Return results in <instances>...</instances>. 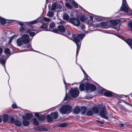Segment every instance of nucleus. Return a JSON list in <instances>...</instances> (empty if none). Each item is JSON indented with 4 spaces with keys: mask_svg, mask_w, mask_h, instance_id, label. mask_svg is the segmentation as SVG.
I'll return each mask as SVG.
<instances>
[{
    "mask_svg": "<svg viewBox=\"0 0 132 132\" xmlns=\"http://www.w3.org/2000/svg\"><path fill=\"white\" fill-rule=\"evenodd\" d=\"M97 121L98 122H99V123L101 124H103L104 123V122H103L102 121Z\"/></svg>",
    "mask_w": 132,
    "mask_h": 132,
    "instance_id": "nucleus-53",
    "label": "nucleus"
},
{
    "mask_svg": "<svg viewBox=\"0 0 132 132\" xmlns=\"http://www.w3.org/2000/svg\"><path fill=\"white\" fill-rule=\"evenodd\" d=\"M90 20H89L87 21V23L88 24V27L90 29H93L94 27V26L93 24V19L94 18L96 21H100L102 20V18L100 16H90Z\"/></svg>",
    "mask_w": 132,
    "mask_h": 132,
    "instance_id": "nucleus-4",
    "label": "nucleus"
},
{
    "mask_svg": "<svg viewBox=\"0 0 132 132\" xmlns=\"http://www.w3.org/2000/svg\"><path fill=\"white\" fill-rule=\"evenodd\" d=\"M63 18L64 19L68 20H69V16L66 14H64L63 16Z\"/></svg>",
    "mask_w": 132,
    "mask_h": 132,
    "instance_id": "nucleus-33",
    "label": "nucleus"
},
{
    "mask_svg": "<svg viewBox=\"0 0 132 132\" xmlns=\"http://www.w3.org/2000/svg\"><path fill=\"white\" fill-rule=\"evenodd\" d=\"M130 105L132 107V104H130Z\"/></svg>",
    "mask_w": 132,
    "mask_h": 132,
    "instance_id": "nucleus-64",
    "label": "nucleus"
},
{
    "mask_svg": "<svg viewBox=\"0 0 132 132\" xmlns=\"http://www.w3.org/2000/svg\"><path fill=\"white\" fill-rule=\"evenodd\" d=\"M85 87V85L84 83H82L80 84L79 89L80 91H83L84 90Z\"/></svg>",
    "mask_w": 132,
    "mask_h": 132,
    "instance_id": "nucleus-22",
    "label": "nucleus"
},
{
    "mask_svg": "<svg viewBox=\"0 0 132 132\" xmlns=\"http://www.w3.org/2000/svg\"><path fill=\"white\" fill-rule=\"evenodd\" d=\"M12 108L13 109H16L18 108V107H17L15 103H14L12 105Z\"/></svg>",
    "mask_w": 132,
    "mask_h": 132,
    "instance_id": "nucleus-47",
    "label": "nucleus"
},
{
    "mask_svg": "<svg viewBox=\"0 0 132 132\" xmlns=\"http://www.w3.org/2000/svg\"><path fill=\"white\" fill-rule=\"evenodd\" d=\"M87 19V17L84 16H81L80 17V20L82 22H84L86 21Z\"/></svg>",
    "mask_w": 132,
    "mask_h": 132,
    "instance_id": "nucleus-31",
    "label": "nucleus"
},
{
    "mask_svg": "<svg viewBox=\"0 0 132 132\" xmlns=\"http://www.w3.org/2000/svg\"><path fill=\"white\" fill-rule=\"evenodd\" d=\"M69 92L71 95L74 98L77 97L79 94V90L77 88L71 89Z\"/></svg>",
    "mask_w": 132,
    "mask_h": 132,
    "instance_id": "nucleus-7",
    "label": "nucleus"
},
{
    "mask_svg": "<svg viewBox=\"0 0 132 132\" xmlns=\"http://www.w3.org/2000/svg\"><path fill=\"white\" fill-rule=\"evenodd\" d=\"M124 124L123 123H120L119 124V126L121 127H124Z\"/></svg>",
    "mask_w": 132,
    "mask_h": 132,
    "instance_id": "nucleus-50",
    "label": "nucleus"
},
{
    "mask_svg": "<svg viewBox=\"0 0 132 132\" xmlns=\"http://www.w3.org/2000/svg\"><path fill=\"white\" fill-rule=\"evenodd\" d=\"M61 7V5L57 4L56 3L54 2L52 5L51 10L59 12Z\"/></svg>",
    "mask_w": 132,
    "mask_h": 132,
    "instance_id": "nucleus-10",
    "label": "nucleus"
},
{
    "mask_svg": "<svg viewBox=\"0 0 132 132\" xmlns=\"http://www.w3.org/2000/svg\"><path fill=\"white\" fill-rule=\"evenodd\" d=\"M63 81H64V83L65 85V87H66V91H67V86H66V82H65V80L64 79H63Z\"/></svg>",
    "mask_w": 132,
    "mask_h": 132,
    "instance_id": "nucleus-54",
    "label": "nucleus"
},
{
    "mask_svg": "<svg viewBox=\"0 0 132 132\" xmlns=\"http://www.w3.org/2000/svg\"><path fill=\"white\" fill-rule=\"evenodd\" d=\"M72 4L73 6L75 8L77 9L78 8V4L75 1H72Z\"/></svg>",
    "mask_w": 132,
    "mask_h": 132,
    "instance_id": "nucleus-36",
    "label": "nucleus"
},
{
    "mask_svg": "<svg viewBox=\"0 0 132 132\" xmlns=\"http://www.w3.org/2000/svg\"><path fill=\"white\" fill-rule=\"evenodd\" d=\"M95 26L96 27L105 28L107 26L106 23L104 22H101L96 23Z\"/></svg>",
    "mask_w": 132,
    "mask_h": 132,
    "instance_id": "nucleus-11",
    "label": "nucleus"
},
{
    "mask_svg": "<svg viewBox=\"0 0 132 132\" xmlns=\"http://www.w3.org/2000/svg\"><path fill=\"white\" fill-rule=\"evenodd\" d=\"M34 51L35 52H38L39 53H40L41 54H42V53H41L39 52L38 51Z\"/></svg>",
    "mask_w": 132,
    "mask_h": 132,
    "instance_id": "nucleus-61",
    "label": "nucleus"
},
{
    "mask_svg": "<svg viewBox=\"0 0 132 132\" xmlns=\"http://www.w3.org/2000/svg\"><path fill=\"white\" fill-rule=\"evenodd\" d=\"M6 22V20L5 19L0 16V23L1 24H4Z\"/></svg>",
    "mask_w": 132,
    "mask_h": 132,
    "instance_id": "nucleus-20",
    "label": "nucleus"
},
{
    "mask_svg": "<svg viewBox=\"0 0 132 132\" xmlns=\"http://www.w3.org/2000/svg\"><path fill=\"white\" fill-rule=\"evenodd\" d=\"M15 20H10V21H9V22H10L11 21H14Z\"/></svg>",
    "mask_w": 132,
    "mask_h": 132,
    "instance_id": "nucleus-62",
    "label": "nucleus"
},
{
    "mask_svg": "<svg viewBox=\"0 0 132 132\" xmlns=\"http://www.w3.org/2000/svg\"><path fill=\"white\" fill-rule=\"evenodd\" d=\"M80 111V108L78 106H76L73 110V113L76 114L79 113Z\"/></svg>",
    "mask_w": 132,
    "mask_h": 132,
    "instance_id": "nucleus-18",
    "label": "nucleus"
},
{
    "mask_svg": "<svg viewBox=\"0 0 132 132\" xmlns=\"http://www.w3.org/2000/svg\"><path fill=\"white\" fill-rule=\"evenodd\" d=\"M43 20L44 21L46 22L49 21L50 20V19L49 18H47L46 17H44Z\"/></svg>",
    "mask_w": 132,
    "mask_h": 132,
    "instance_id": "nucleus-43",
    "label": "nucleus"
},
{
    "mask_svg": "<svg viewBox=\"0 0 132 132\" xmlns=\"http://www.w3.org/2000/svg\"><path fill=\"white\" fill-rule=\"evenodd\" d=\"M31 30H27L26 31L27 33H29V35L30 37L34 36L36 34V33L34 32H31Z\"/></svg>",
    "mask_w": 132,
    "mask_h": 132,
    "instance_id": "nucleus-24",
    "label": "nucleus"
},
{
    "mask_svg": "<svg viewBox=\"0 0 132 132\" xmlns=\"http://www.w3.org/2000/svg\"><path fill=\"white\" fill-rule=\"evenodd\" d=\"M4 52L5 53L8 54H10L11 53L10 50L8 48L5 49L4 50Z\"/></svg>",
    "mask_w": 132,
    "mask_h": 132,
    "instance_id": "nucleus-37",
    "label": "nucleus"
},
{
    "mask_svg": "<svg viewBox=\"0 0 132 132\" xmlns=\"http://www.w3.org/2000/svg\"><path fill=\"white\" fill-rule=\"evenodd\" d=\"M18 24H19L20 26H22L23 25V24L20 22H19L18 23Z\"/></svg>",
    "mask_w": 132,
    "mask_h": 132,
    "instance_id": "nucleus-52",
    "label": "nucleus"
},
{
    "mask_svg": "<svg viewBox=\"0 0 132 132\" xmlns=\"http://www.w3.org/2000/svg\"><path fill=\"white\" fill-rule=\"evenodd\" d=\"M102 92L106 96L111 97L113 95L112 93L110 91L103 89L102 90Z\"/></svg>",
    "mask_w": 132,
    "mask_h": 132,
    "instance_id": "nucleus-12",
    "label": "nucleus"
},
{
    "mask_svg": "<svg viewBox=\"0 0 132 132\" xmlns=\"http://www.w3.org/2000/svg\"><path fill=\"white\" fill-rule=\"evenodd\" d=\"M125 103L128 105H130V104H129L127 102H125Z\"/></svg>",
    "mask_w": 132,
    "mask_h": 132,
    "instance_id": "nucleus-60",
    "label": "nucleus"
},
{
    "mask_svg": "<svg viewBox=\"0 0 132 132\" xmlns=\"http://www.w3.org/2000/svg\"><path fill=\"white\" fill-rule=\"evenodd\" d=\"M55 28V24L54 22H52L50 23L49 27V31L50 30H53L54 29H56Z\"/></svg>",
    "mask_w": 132,
    "mask_h": 132,
    "instance_id": "nucleus-19",
    "label": "nucleus"
},
{
    "mask_svg": "<svg viewBox=\"0 0 132 132\" xmlns=\"http://www.w3.org/2000/svg\"><path fill=\"white\" fill-rule=\"evenodd\" d=\"M70 15H71V16H73V14H70Z\"/></svg>",
    "mask_w": 132,
    "mask_h": 132,
    "instance_id": "nucleus-63",
    "label": "nucleus"
},
{
    "mask_svg": "<svg viewBox=\"0 0 132 132\" xmlns=\"http://www.w3.org/2000/svg\"><path fill=\"white\" fill-rule=\"evenodd\" d=\"M1 117H0V123H1L2 121V117L1 116Z\"/></svg>",
    "mask_w": 132,
    "mask_h": 132,
    "instance_id": "nucleus-57",
    "label": "nucleus"
},
{
    "mask_svg": "<svg viewBox=\"0 0 132 132\" xmlns=\"http://www.w3.org/2000/svg\"><path fill=\"white\" fill-rule=\"evenodd\" d=\"M93 114V112L91 110H88L87 111V115L88 116H91Z\"/></svg>",
    "mask_w": 132,
    "mask_h": 132,
    "instance_id": "nucleus-38",
    "label": "nucleus"
},
{
    "mask_svg": "<svg viewBox=\"0 0 132 132\" xmlns=\"http://www.w3.org/2000/svg\"><path fill=\"white\" fill-rule=\"evenodd\" d=\"M86 111V109L85 107H82L81 108V112L82 114H84Z\"/></svg>",
    "mask_w": 132,
    "mask_h": 132,
    "instance_id": "nucleus-28",
    "label": "nucleus"
},
{
    "mask_svg": "<svg viewBox=\"0 0 132 132\" xmlns=\"http://www.w3.org/2000/svg\"><path fill=\"white\" fill-rule=\"evenodd\" d=\"M19 31L20 32V35H21L23 33H26V31L24 27L22 26H21L19 29Z\"/></svg>",
    "mask_w": 132,
    "mask_h": 132,
    "instance_id": "nucleus-21",
    "label": "nucleus"
},
{
    "mask_svg": "<svg viewBox=\"0 0 132 132\" xmlns=\"http://www.w3.org/2000/svg\"><path fill=\"white\" fill-rule=\"evenodd\" d=\"M85 88L87 92H91L95 90L96 87L94 85L89 83L86 84Z\"/></svg>",
    "mask_w": 132,
    "mask_h": 132,
    "instance_id": "nucleus-8",
    "label": "nucleus"
},
{
    "mask_svg": "<svg viewBox=\"0 0 132 132\" xmlns=\"http://www.w3.org/2000/svg\"><path fill=\"white\" fill-rule=\"evenodd\" d=\"M128 24V27L131 29L132 31V21L129 22Z\"/></svg>",
    "mask_w": 132,
    "mask_h": 132,
    "instance_id": "nucleus-39",
    "label": "nucleus"
},
{
    "mask_svg": "<svg viewBox=\"0 0 132 132\" xmlns=\"http://www.w3.org/2000/svg\"><path fill=\"white\" fill-rule=\"evenodd\" d=\"M85 77H86V79L88 80H90L89 79H90V78L88 76H85Z\"/></svg>",
    "mask_w": 132,
    "mask_h": 132,
    "instance_id": "nucleus-56",
    "label": "nucleus"
},
{
    "mask_svg": "<svg viewBox=\"0 0 132 132\" xmlns=\"http://www.w3.org/2000/svg\"><path fill=\"white\" fill-rule=\"evenodd\" d=\"M26 117L23 116L22 117L23 119H25L28 120H30L33 116V115L31 113H26L25 114Z\"/></svg>",
    "mask_w": 132,
    "mask_h": 132,
    "instance_id": "nucleus-16",
    "label": "nucleus"
},
{
    "mask_svg": "<svg viewBox=\"0 0 132 132\" xmlns=\"http://www.w3.org/2000/svg\"><path fill=\"white\" fill-rule=\"evenodd\" d=\"M123 22V21L122 19H117L110 21L111 23L114 26L113 28L114 29L117 31H118L119 30V24Z\"/></svg>",
    "mask_w": 132,
    "mask_h": 132,
    "instance_id": "nucleus-6",
    "label": "nucleus"
},
{
    "mask_svg": "<svg viewBox=\"0 0 132 132\" xmlns=\"http://www.w3.org/2000/svg\"><path fill=\"white\" fill-rule=\"evenodd\" d=\"M72 107L68 105H64L61 107L60 109V112L62 114H66L70 113L72 110Z\"/></svg>",
    "mask_w": 132,
    "mask_h": 132,
    "instance_id": "nucleus-5",
    "label": "nucleus"
},
{
    "mask_svg": "<svg viewBox=\"0 0 132 132\" xmlns=\"http://www.w3.org/2000/svg\"><path fill=\"white\" fill-rule=\"evenodd\" d=\"M58 30L54 29L53 30H50V31L61 34L64 35L69 38L73 40L76 44L77 46L76 55H77L78 51L80 48L81 42L80 41L85 37V35L82 34L77 35L76 36L74 34L70 33L67 30H66L64 27L62 26L59 25L58 27Z\"/></svg>",
    "mask_w": 132,
    "mask_h": 132,
    "instance_id": "nucleus-1",
    "label": "nucleus"
},
{
    "mask_svg": "<svg viewBox=\"0 0 132 132\" xmlns=\"http://www.w3.org/2000/svg\"><path fill=\"white\" fill-rule=\"evenodd\" d=\"M30 41V39L29 35L27 34H24L17 39L16 43L18 46H20L23 44L29 43Z\"/></svg>",
    "mask_w": 132,
    "mask_h": 132,
    "instance_id": "nucleus-2",
    "label": "nucleus"
},
{
    "mask_svg": "<svg viewBox=\"0 0 132 132\" xmlns=\"http://www.w3.org/2000/svg\"><path fill=\"white\" fill-rule=\"evenodd\" d=\"M69 22L73 25L77 27L79 26L80 24L79 20L75 18H70L69 20Z\"/></svg>",
    "mask_w": 132,
    "mask_h": 132,
    "instance_id": "nucleus-9",
    "label": "nucleus"
},
{
    "mask_svg": "<svg viewBox=\"0 0 132 132\" xmlns=\"http://www.w3.org/2000/svg\"><path fill=\"white\" fill-rule=\"evenodd\" d=\"M92 110L94 112L96 113H98L99 112V110L98 108L96 107L93 108Z\"/></svg>",
    "mask_w": 132,
    "mask_h": 132,
    "instance_id": "nucleus-32",
    "label": "nucleus"
},
{
    "mask_svg": "<svg viewBox=\"0 0 132 132\" xmlns=\"http://www.w3.org/2000/svg\"><path fill=\"white\" fill-rule=\"evenodd\" d=\"M66 6L69 9H71L72 8L71 6L68 3H66L65 4Z\"/></svg>",
    "mask_w": 132,
    "mask_h": 132,
    "instance_id": "nucleus-44",
    "label": "nucleus"
},
{
    "mask_svg": "<svg viewBox=\"0 0 132 132\" xmlns=\"http://www.w3.org/2000/svg\"><path fill=\"white\" fill-rule=\"evenodd\" d=\"M23 123L24 126H27L29 125V122L25 120H24L23 121Z\"/></svg>",
    "mask_w": 132,
    "mask_h": 132,
    "instance_id": "nucleus-29",
    "label": "nucleus"
},
{
    "mask_svg": "<svg viewBox=\"0 0 132 132\" xmlns=\"http://www.w3.org/2000/svg\"><path fill=\"white\" fill-rule=\"evenodd\" d=\"M10 120L11 122L13 123H14L15 121V119L13 116H11L10 118Z\"/></svg>",
    "mask_w": 132,
    "mask_h": 132,
    "instance_id": "nucleus-41",
    "label": "nucleus"
},
{
    "mask_svg": "<svg viewBox=\"0 0 132 132\" xmlns=\"http://www.w3.org/2000/svg\"><path fill=\"white\" fill-rule=\"evenodd\" d=\"M18 34L15 35L13 36H12L10 39L9 42V44H11V41L14 38H17L18 37Z\"/></svg>",
    "mask_w": 132,
    "mask_h": 132,
    "instance_id": "nucleus-27",
    "label": "nucleus"
},
{
    "mask_svg": "<svg viewBox=\"0 0 132 132\" xmlns=\"http://www.w3.org/2000/svg\"><path fill=\"white\" fill-rule=\"evenodd\" d=\"M5 56L3 55L2 57V58H0V62L4 66V68H5V67L4 64L5 63L6 60L8 58V57H7L6 56L5 58Z\"/></svg>",
    "mask_w": 132,
    "mask_h": 132,
    "instance_id": "nucleus-13",
    "label": "nucleus"
},
{
    "mask_svg": "<svg viewBox=\"0 0 132 132\" xmlns=\"http://www.w3.org/2000/svg\"><path fill=\"white\" fill-rule=\"evenodd\" d=\"M50 115L51 117L53 119H55L57 118L58 116V112H57L51 113L50 114Z\"/></svg>",
    "mask_w": 132,
    "mask_h": 132,
    "instance_id": "nucleus-15",
    "label": "nucleus"
},
{
    "mask_svg": "<svg viewBox=\"0 0 132 132\" xmlns=\"http://www.w3.org/2000/svg\"><path fill=\"white\" fill-rule=\"evenodd\" d=\"M78 83H79L78 82H75V83H74L73 84H72V85L74 84H77Z\"/></svg>",
    "mask_w": 132,
    "mask_h": 132,
    "instance_id": "nucleus-58",
    "label": "nucleus"
},
{
    "mask_svg": "<svg viewBox=\"0 0 132 132\" xmlns=\"http://www.w3.org/2000/svg\"><path fill=\"white\" fill-rule=\"evenodd\" d=\"M34 122V123L36 126H37L38 125L39 123L37 119L36 118H34L33 119Z\"/></svg>",
    "mask_w": 132,
    "mask_h": 132,
    "instance_id": "nucleus-34",
    "label": "nucleus"
},
{
    "mask_svg": "<svg viewBox=\"0 0 132 132\" xmlns=\"http://www.w3.org/2000/svg\"><path fill=\"white\" fill-rule=\"evenodd\" d=\"M46 118L47 121L48 122H50L52 121V119L49 114H48L46 116Z\"/></svg>",
    "mask_w": 132,
    "mask_h": 132,
    "instance_id": "nucleus-30",
    "label": "nucleus"
},
{
    "mask_svg": "<svg viewBox=\"0 0 132 132\" xmlns=\"http://www.w3.org/2000/svg\"><path fill=\"white\" fill-rule=\"evenodd\" d=\"M64 22H61L60 23L61 24H63L64 23Z\"/></svg>",
    "mask_w": 132,
    "mask_h": 132,
    "instance_id": "nucleus-59",
    "label": "nucleus"
},
{
    "mask_svg": "<svg viewBox=\"0 0 132 132\" xmlns=\"http://www.w3.org/2000/svg\"><path fill=\"white\" fill-rule=\"evenodd\" d=\"M3 51V49L2 48H0V56L1 55V54L2 53Z\"/></svg>",
    "mask_w": 132,
    "mask_h": 132,
    "instance_id": "nucleus-55",
    "label": "nucleus"
},
{
    "mask_svg": "<svg viewBox=\"0 0 132 132\" xmlns=\"http://www.w3.org/2000/svg\"><path fill=\"white\" fill-rule=\"evenodd\" d=\"M68 125V124L65 123H63L59 124V126L61 127H65Z\"/></svg>",
    "mask_w": 132,
    "mask_h": 132,
    "instance_id": "nucleus-35",
    "label": "nucleus"
},
{
    "mask_svg": "<svg viewBox=\"0 0 132 132\" xmlns=\"http://www.w3.org/2000/svg\"><path fill=\"white\" fill-rule=\"evenodd\" d=\"M54 11H50L48 12V13L47 14V15L50 17H52L54 15Z\"/></svg>",
    "mask_w": 132,
    "mask_h": 132,
    "instance_id": "nucleus-26",
    "label": "nucleus"
},
{
    "mask_svg": "<svg viewBox=\"0 0 132 132\" xmlns=\"http://www.w3.org/2000/svg\"><path fill=\"white\" fill-rule=\"evenodd\" d=\"M14 123L16 126H20L21 125V122L18 120H15Z\"/></svg>",
    "mask_w": 132,
    "mask_h": 132,
    "instance_id": "nucleus-25",
    "label": "nucleus"
},
{
    "mask_svg": "<svg viewBox=\"0 0 132 132\" xmlns=\"http://www.w3.org/2000/svg\"><path fill=\"white\" fill-rule=\"evenodd\" d=\"M122 40L125 41L129 46L130 47L132 45V39H126L125 38L122 39Z\"/></svg>",
    "mask_w": 132,
    "mask_h": 132,
    "instance_id": "nucleus-14",
    "label": "nucleus"
},
{
    "mask_svg": "<svg viewBox=\"0 0 132 132\" xmlns=\"http://www.w3.org/2000/svg\"><path fill=\"white\" fill-rule=\"evenodd\" d=\"M47 25L44 24L40 26V28H41L46 29L47 27Z\"/></svg>",
    "mask_w": 132,
    "mask_h": 132,
    "instance_id": "nucleus-42",
    "label": "nucleus"
},
{
    "mask_svg": "<svg viewBox=\"0 0 132 132\" xmlns=\"http://www.w3.org/2000/svg\"><path fill=\"white\" fill-rule=\"evenodd\" d=\"M80 67L81 69L82 70V72H83L85 76H88V75L87 74V73H86L82 69L81 66V65H80Z\"/></svg>",
    "mask_w": 132,
    "mask_h": 132,
    "instance_id": "nucleus-46",
    "label": "nucleus"
},
{
    "mask_svg": "<svg viewBox=\"0 0 132 132\" xmlns=\"http://www.w3.org/2000/svg\"><path fill=\"white\" fill-rule=\"evenodd\" d=\"M38 119L39 120H43L44 119V118L43 116H41L38 118Z\"/></svg>",
    "mask_w": 132,
    "mask_h": 132,
    "instance_id": "nucleus-45",
    "label": "nucleus"
},
{
    "mask_svg": "<svg viewBox=\"0 0 132 132\" xmlns=\"http://www.w3.org/2000/svg\"><path fill=\"white\" fill-rule=\"evenodd\" d=\"M26 47L27 48L30 49L31 51H34V50L31 47V44H28L27 45Z\"/></svg>",
    "mask_w": 132,
    "mask_h": 132,
    "instance_id": "nucleus-40",
    "label": "nucleus"
},
{
    "mask_svg": "<svg viewBox=\"0 0 132 132\" xmlns=\"http://www.w3.org/2000/svg\"><path fill=\"white\" fill-rule=\"evenodd\" d=\"M70 99L68 98V96H67V93H66L65 94V98H64V100H69V99Z\"/></svg>",
    "mask_w": 132,
    "mask_h": 132,
    "instance_id": "nucleus-48",
    "label": "nucleus"
},
{
    "mask_svg": "<svg viewBox=\"0 0 132 132\" xmlns=\"http://www.w3.org/2000/svg\"><path fill=\"white\" fill-rule=\"evenodd\" d=\"M42 22V21L38 19H37L31 21L27 22L29 24H34L36 23L39 22Z\"/></svg>",
    "mask_w": 132,
    "mask_h": 132,
    "instance_id": "nucleus-17",
    "label": "nucleus"
},
{
    "mask_svg": "<svg viewBox=\"0 0 132 132\" xmlns=\"http://www.w3.org/2000/svg\"><path fill=\"white\" fill-rule=\"evenodd\" d=\"M116 36H118V37L119 38H120L121 39H123L124 38V37H122V36H120L119 35H116Z\"/></svg>",
    "mask_w": 132,
    "mask_h": 132,
    "instance_id": "nucleus-51",
    "label": "nucleus"
},
{
    "mask_svg": "<svg viewBox=\"0 0 132 132\" xmlns=\"http://www.w3.org/2000/svg\"><path fill=\"white\" fill-rule=\"evenodd\" d=\"M8 116L7 114H5L3 115V121L6 122L8 119Z\"/></svg>",
    "mask_w": 132,
    "mask_h": 132,
    "instance_id": "nucleus-23",
    "label": "nucleus"
},
{
    "mask_svg": "<svg viewBox=\"0 0 132 132\" xmlns=\"http://www.w3.org/2000/svg\"><path fill=\"white\" fill-rule=\"evenodd\" d=\"M35 115L38 118L40 117L39 116V114L38 113H35Z\"/></svg>",
    "mask_w": 132,
    "mask_h": 132,
    "instance_id": "nucleus-49",
    "label": "nucleus"
},
{
    "mask_svg": "<svg viewBox=\"0 0 132 132\" xmlns=\"http://www.w3.org/2000/svg\"><path fill=\"white\" fill-rule=\"evenodd\" d=\"M98 107L100 110L99 114L101 117L106 119H108V116H109V115L108 114L105 107L99 105L98 106Z\"/></svg>",
    "mask_w": 132,
    "mask_h": 132,
    "instance_id": "nucleus-3",
    "label": "nucleus"
}]
</instances>
